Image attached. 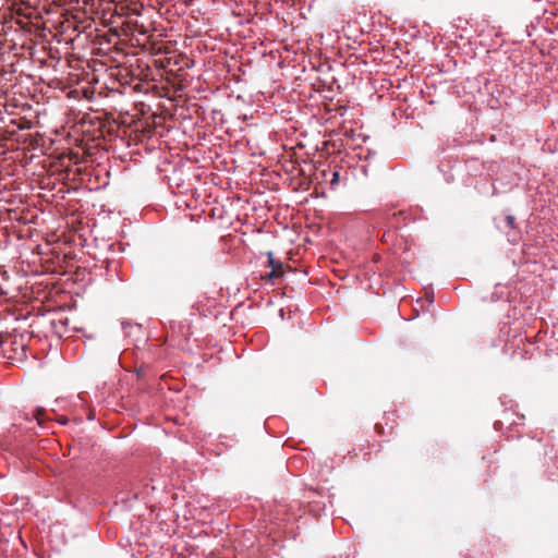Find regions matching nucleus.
<instances>
[{"label": "nucleus", "instance_id": "obj_5", "mask_svg": "<svg viewBox=\"0 0 558 558\" xmlns=\"http://www.w3.org/2000/svg\"><path fill=\"white\" fill-rule=\"evenodd\" d=\"M339 178H340L339 172L338 171H333L332 179H331L330 183L332 185L337 184L339 182Z\"/></svg>", "mask_w": 558, "mask_h": 558}, {"label": "nucleus", "instance_id": "obj_2", "mask_svg": "<svg viewBox=\"0 0 558 558\" xmlns=\"http://www.w3.org/2000/svg\"><path fill=\"white\" fill-rule=\"evenodd\" d=\"M267 257H268V265L271 267V271L268 272L265 276V278H267L268 280H274V279H278V278L282 277L284 274L282 263L275 259L272 252H268Z\"/></svg>", "mask_w": 558, "mask_h": 558}, {"label": "nucleus", "instance_id": "obj_3", "mask_svg": "<svg viewBox=\"0 0 558 558\" xmlns=\"http://www.w3.org/2000/svg\"><path fill=\"white\" fill-rule=\"evenodd\" d=\"M158 172L163 181L168 183L169 186H171V175L174 173V166L172 162L165 157L158 165Z\"/></svg>", "mask_w": 558, "mask_h": 558}, {"label": "nucleus", "instance_id": "obj_1", "mask_svg": "<svg viewBox=\"0 0 558 558\" xmlns=\"http://www.w3.org/2000/svg\"><path fill=\"white\" fill-rule=\"evenodd\" d=\"M183 63L178 70H177V109L179 107H186L190 111L191 108L194 109L195 112H197V106L196 104H190L187 99L186 94H182L181 92L189 85V75L183 73V66L190 68L193 65L194 61L190 59L186 56L183 54H177V65L180 63Z\"/></svg>", "mask_w": 558, "mask_h": 558}, {"label": "nucleus", "instance_id": "obj_4", "mask_svg": "<svg viewBox=\"0 0 558 558\" xmlns=\"http://www.w3.org/2000/svg\"><path fill=\"white\" fill-rule=\"evenodd\" d=\"M182 262H183V265L186 267H189L192 262V255H191V252L186 244H183V247H182Z\"/></svg>", "mask_w": 558, "mask_h": 558}, {"label": "nucleus", "instance_id": "obj_6", "mask_svg": "<svg viewBox=\"0 0 558 558\" xmlns=\"http://www.w3.org/2000/svg\"><path fill=\"white\" fill-rule=\"evenodd\" d=\"M505 220L509 227L513 228V226H514V217L513 216H507Z\"/></svg>", "mask_w": 558, "mask_h": 558}]
</instances>
